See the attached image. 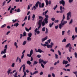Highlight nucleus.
<instances>
[{
  "mask_svg": "<svg viewBox=\"0 0 77 77\" xmlns=\"http://www.w3.org/2000/svg\"><path fill=\"white\" fill-rule=\"evenodd\" d=\"M39 8H41V7L42 8H44V4L43 3L42 4V6H41V2H39V1H38L36 3V4H35V6H33L32 8V10H35L36 9V8H38V5H39Z\"/></svg>",
  "mask_w": 77,
  "mask_h": 77,
  "instance_id": "obj_1",
  "label": "nucleus"
},
{
  "mask_svg": "<svg viewBox=\"0 0 77 77\" xmlns=\"http://www.w3.org/2000/svg\"><path fill=\"white\" fill-rule=\"evenodd\" d=\"M67 23H68V21H63L61 20L60 24L59 25V29H62V27H63L64 25L66 24Z\"/></svg>",
  "mask_w": 77,
  "mask_h": 77,
  "instance_id": "obj_2",
  "label": "nucleus"
},
{
  "mask_svg": "<svg viewBox=\"0 0 77 77\" xmlns=\"http://www.w3.org/2000/svg\"><path fill=\"white\" fill-rule=\"evenodd\" d=\"M5 48L4 49L3 51H2L1 54L2 55L3 54H6V53H7V49L8 48V45H6L4 47Z\"/></svg>",
  "mask_w": 77,
  "mask_h": 77,
  "instance_id": "obj_3",
  "label": "nucleus"
},
{
  "mask_svg": "<svg viewBox=\"0 0 77 77\" xmlns=\"http://www.w3.org/2000/svg\"><path fill=\"white\" fill-rule=\"evenodd\" d=\"M67 15V20H69L70 19V18L71 17V12L69 11L66 14Z\"/></svg>",
  "mask_w": 77,
  "mask_h": 77,
  "instance_id": "obj_4",
  "label": "nucleus"
},
{
  "mask_svg": "<svg viewBox=\"0 0 77 77\" xmlns=\"http://www.w3.org/2000/svg\"><path fill=\"white\" fill-rule=\"evenodd\" d=\"M33 50L31 49L30 51L29 54H27V56H28V57H30L32 56V55L33 54Z\"/></svg>",
  "mask_w": 77,
  "mask_h": 77,
  "instance_id": "obj_5",
  "label": "nucleus"
},
{
  "mask_svg": "<svg viewBox=\"0 0 77 77\" xmlns=\"http://www.w3.org/2000/svg\"><path fill=\"white\" fill-rule=\"evenodd\" d=\"M38 18L39 20H40L38 21V23H42V20H43V17L42 16H39Z\"/></svg>",
  "mask_w": 77,
  "mask_h": 77,
  "instance_id": "obj_6",
  "label": "nucleus"
},
{
  "mask_svg": "<svg viewBox=\"0 0 77 77\" xmlns=\"http://www.w3.org/2000/svg\"><path fill=\"white\" fill-rule=\"evenodd\" d=\"M23 72H24V75L22 77H24L27 74H26V69H25V67H23Z\"/></svg>",
  "mask_w": 77,
  "mask_h": 77,
  "instance_id": "obj_7",
  "label": "nucleus"
},
{
  "mask_svg": "<svg viewBox=\"0 0 77 77\" xmlns=\"http://www.w3.org/2000/svg\"><path fill=\"white\" fill-rule=\"evenodd\" d=\"M60 4L61 5L62 4L63 6H65V1L63 0H62L60 1Z\"/></svg>",
  "mask_w": 77,
  "mask_h": 77,
  "instance_id": "obj_8",
  "label": "nucleus"
},
{
  "mask_svg": "<svg viewBox=\"0 0 77 77\" xmlns=\"http://www.w3.org/2000/svg\"><path fill=\"white\" fill-rule=\"evenodd\" d=\"M26 51V50H24L23 51V52L22 53V55L21 56V59H23L24 58V53Z\"/></svg>",
  "mask_w": 77,
  "mask_h": 77,
  "instance_id": "obj_9",
  "label": "nucleus"
},
{
  "mask_svg": "<svg viewBox=\"0 0 77 77\" xmlns=\"http://www.w3.org/2000/svg\"><path fill=\"white\" fill-rule=\"evenodd\" d=\"M47 39H48V36H46V37L42 39V41L43 43L44 41H45L47 40Z\"/></svg>",
  "mask_w": 77,
  "mask_h": 77,
  "instance_id": "obj_10",
  "label": "nucleus"
},
{
  "mask_svg": "<svg viewBox=\"0 0 77 77\" xmlns=\"http://www.w3.org/2000/svg\"><path fill=\"white\" fill-rule=\"evenodd\" d=\"M67 63H68V61L66 60H63V65H64V64L65 65H66V64H67Z\"/></svg>",
  "mask_w": 77,
  "mask_h": 77,
  "instance_id": "obj_11",
  "label": "nucleus"
},
{
  "mask_svg": "<svg viewBox=\"0 0 77 77\" xmlns=\"http://www.w3.org/2000/svg\"><path fill=\"white\" fill-rule=\"evenodd\" d=\"M44 62V60L40 59L39 60V63H41V64H42V63H43Z\"/></svg>",
  "mask_w": 77,
  "mask_h": 77,
  "instance_id": "obj_12",
  "label": "nucleus"
},
{
  "mask_svg": "<svg viewBox=\"0 0 77 77\" xmlns=\"http://www.w3.org/2000/svg\"><path fill=\"white\" fill-rule=\"evenodd\" d=\"M38 53H44V51H42V50L40 49H38Z\"/></svg>",
  "mask_w": 77,
  "mask_h": 77,
  "instance_id": "obj_13",
  "label": "nucleus"
},
{
  "mask_svg": "<svg viewBox=\"0 0 77 77\" xmlns=\"http://www.w3.org/2000/svg\"><path fill=\"white\" fill-rule=\"evenodd\" d=\"M46 46H47V48H51L53 47V46H52V45H49L48 44L46 45Z\"/></svg>",
  "mask_w": 77,
  "mask_h": 77,
  "instance_id": "obj_14",
  "label": "nucleus"
},
{
  "mask_svg": "<svg viewBox=\"0 0 77 77\" xmlns=\"http://www.w3.org/2000/svg\"><path fill=\"white\" fill-rule=\"evenodd\" d=\"M14 45L16 47V48H18V45H17V42H15L14 43Z\"/></svg>",
  "mask_w": 77,
  "mask_h": 77,
  "instance_id": "obj_15",
  "label": "nucleus"
},
{
  "mask_svg": "<svg viewBox=\"0 0 77 77\" xmlns=\"http://www.w3.org/2000/svg\"><path fill=\"white\" fill-rule=\"evenodd\" d=\"M38 24L39 26L38 27V29H39L41 27V23H40L39 22H38Z\"/></svg>",
  "mask_w": 77,
  "mask_h": 77,
  "instance_id": "obj_16",
  "label": "nucleus"
},
{
  "mask_svg": "<svg viewBox=\"0 0 77 77\" xmlns=\"http://www.w3.org/2000/svg\"><path fill=\"white\" fill-rule=\"evenodd\" d=\"M27 40L28 41H30L32 40V38L30 37H28L27 38Z\"/></svg>",
  "mask_w": 77,
  "mask_h": 77,
  "instance_id": "obj_17",
  "label": "nucleus"
},
{
  "mask_svg": "<svg viewBox=\"0 0 77 77\" xmlns=\"http://www.w3.org/2000/svg\"><path fill=\"white\" fill-rule=\"evenodd\" d=\"M48 12V10H47L46 11H45V12H43L42 13V15L43 16L44 15H45V14H47V12Z\"/></svg>",
  "mask_w": 77,
  "mask_h": 77,
  "instance_id": "obj_18",
  "label": "nucleus"
},
{
  "mask_svg": "<svg viewBox=\"0 0 77 77\" xmlns=\"http://www.w3.org/2000/svg\"><path fill=\"white\" fill-rule=\"evenodd\" d=\"M54 24V22H52V23H50L49 25V27L51 28V27L53 26V25Z\"/></svg>",
  "mask_w": 77,
  "mask_h": 77,
  "instance_id": "obj_19",
  "label": "nucleus"
},
{
  "mask_svg": "<svg viewBox=\"0 0 77 77\" xmlns=\"http://www.w3.org/2000/svg\"><path fill=\"white\" fill-rule=\"evenodd\" d=\"M32 21H34L35 20V14H33L32 15Z\"/></svg>",
  "mask_w": 77,
  "mask_h": 77,
  "instance_id": "obj_20",
  "label": "nucleus"
},
{
  "mask_svg": "<svg viewBox=\"0 0 77 77\" xmlns=\"http://www.w3.org/2000/svg\"><path fill=\"white\" fill-rule=\"evenodd\" d=\"M28 37H30L31 38L32 37V33L31 32L29 33L28 34Z\"/></svg>",
  "mask_w": 77,
  "mask_h": 77,
  "instance_id": "obj_21",
  "label": "nucleus"
},
{
  "mask_svg": "<svg viewBox=\"0 0 77 77\" xmlns=\"http://www.w3.org/2000/svg\"><path fill=\"white\" fill-rule=\"evenodd\" d=\"M11 69H9L7 71L8 74V75H9L10 74V72H11Z\"/></svg>",
  "mask_w": 77,
  "mask_h": 77,
  "instance_id": "obj_22",
  "label": "nucleus"
},
{
  "mask_svg": "<svg viewBox=\"0 0 77 77\" xmlns=\"http://www.w3.org/2000/svg\"><path fill=\"white\" fill-rule=\"evenodd\" d=\"M45 3L46 6H48L49 4V2L48 0H45Z\"/></svg>",
  "mask_w": 77,
  "mask_h": 77,
  "instance_id": "obj_23",
  "label": "nucleus"
},
{
  "mask_svg": "<svg viewBox=\"0 0 77 77\" xmlns=\"http://www.w3.org/2000/svg\"><path fill=\"white\" fill-rule=\"evenodd\" d=\"M71 46V44L70 43H69L68 44H67L66 45V48H68L69 47V46Z\"/></svg>",
  "mask_w": 77,
  "mask_h": 77,
  "instance_id": "obj_24",
  "label": "nucleus"
},
{
  "mask_svg": "<svg viewBox=\"0 0 77 77\" xmlns=\"http://www.w3.org/2000/svg\"><path fill=\"white\" fill-rule=\"evenodd\" d=\"M38 73V71H35L32 73V74L34 75V74H36Z\"/></svg>",
  "mask_w": 77,
  "mask_h": 77,
  "instance_id": "obj_25",
  "label": "nucleus"
},
{
  "mask_svg": "<svg viewBox=\"0 0 77 77\" xmlns=\"http://www.w3.org/2000/svg\"><path fill=\"white\" fill-rule=\"evenodd\" d=\"M59 63V60L57 61V62H55L54 63V65L56 66L57 64Z\"/></svg>",
  "mask_w": 77,
  "mask_h": 77,
  "instance_id": "obj_26",
  "label": "nucleus"
},
{
  "mask_svg": "<svg viewBox=\"0 0 77 77\" xmlns=\"http://www.w3.org/2000/svg\"><path fill=\"white\" fill-rule=\"evenodd\" d=\"M26 43H27V41H24L23 43V44H22L23 45H25L26 44Z\"/></svg>",
  "mask_w": 77,
  "mask_h": 77,
  "instance_id": "obj_27",
  "label": "nucleus"
},
{
  "mask_svg": "<svg viewBox=\"0 0 77 77\" xmlns=\"http://www.w3.org/2000/svg\"><path fill=\"white\" fill-rule=\"evenodd\" d=\"M45 30H46V28H45V27H43L42 28V32H45Z\"/></svg>",
  "mask_w": 77,
  "mask_h": 77,
  "instance_id": "obj_28",
  "label": "nucleus"
},
{
  "mask_svg": "<svg viewBox=\"0 0 77 77\" xmlns=\"http://www.w3.org/2000/svg\"><path fill=\"white\" fill-rule=\"evenodd\" d=\"M45 20H48V15L47 14L45 15Z\"/></svg>",
  "mask_w": 77,
  "mask_h": 77,
  "instance_id": "obj_29",
  "label": "nucleus"
},
{
  "mask_svg": "<svg viewBox=\"0 0 77 77\" xmlns=\"http://www.w3.org/2000/svg\"><path fill=\"white\" fill-rule=\"evenodd\" d=\"M42 26V27H44V26H45V22L44 21H43L42 23H41Z\"/></svg>",
  "mask_w": 77,
  "mask_h": 77,
  "instance_id": "obj_30",
  "label": "nucleus"
},
{
  "mask_svg": "<svg viewBox=\"0 0 77 77\" xmlns=\"http://www.w3.org/2000/svg\"><path fill=\"white\" fill-rule=\"evenodd\" d=\"M14 8H11V9L10 13V14H12V11H14Z\"/></svg>",
  "mask_w": 77,
  "mask_h": 77,
  "instance_id": "obj_31",
  "label": "nucleus"
},
{
  "mask_svg": "<svg viewBox=\"0 0 77 77\" xmlns=\"http://www.w3.org/2000/svg\"><path fill=\"white\" fill-rule=\"evenodd\" d=\"M48 33V29L47 28H46L45 33V34H47Z\"/></svg>",
  "mask_w": 77,
  "mask_h": 77,
  "instance_id": "obj_32",
  "label": "nucleus"
},
{
  "mask_svg": "<svg viewBox=\"0 0 77 77\" xmlns=\"http://www.w3.org/2000/svg\"><path fill=\"white\" fill-rule=\"evenodd\" d=\"M18 25H19L18 23H15L13 26H16V27H17V26H18Z\"/></svg>",
  "mask_w": 77,
  "mask_h": 77,
  "instance_id": "obj_33",
  "label": "nucleus"
},
{
  "mask_svg": "<svg viewBox=\"0 0 77 77\" xmlns=\"http://www.w3.org/2000/svg\"><path fill=\"white\" fill-rule=\"evenodd\" d=\"M27 63L28 65H29L31 64V62L29 60L27 62Z\"/></svg>",
  "mask_w": 77,
  "mask_h": 77,
  "instance_id": "obj_34",
  "label": "nucleus"
},
{
  "mask_svg": "<svg viewBox=\"0 0 77 77\" xmlns=\"http://www.w3.org/2000/svg\"><path fill=\"white\" fill-rule=\"evenodd\" d=\"M67 59L68 61H69V62H71V59H70V58L69 57H67Z\"/></svg>",
  "mask_w": 77,
  "mask_h": 77,
  "instance_id": "obj_35",
  "label": "nucleus"
},
{
  "mask_svg": "<svg viewBox=\"0 0 77 77\" xmlns=\"http://www.w3.org/2000/svg\"><path fill=\"white\" fill-rule=\"evenodd\" d=\"M63 19L62 20V21H63L64 19L65 18V15L64 14H63Z\"/></svg>",
  "mask_w": 77,
  "mask_h": 77,
  "instance_id": "obj_36",
  "label": "nucleus"
},
{
  "mask_svg": "<svg viewBox=\"0 0 77 77\" xmlns=\"http://www.w3.org/2000/svg\"><path fill=\"white\" fill-rule=\"evenodd\" d=\"M44 21L45 22V24H47V23H48V19H44Z\"/></svg>",
  "mask_w": 77,
  "mask_h": 77,
  "instance_id": "obj_37",
  "label": "nucleus"
},
{
  "mask_svg": "<svg viewBox=\"0 0 77 77\" xmlns=\"http://www.w3.org/2000/svg\"><path fill=\"white\" fill-rule=\"evenodd\" d=\"M70 33H71V30H69L67 31V33L68 35H70Z\"/></svg>",
  "mask_w": 77,
  "mask_h": 77,
  "instance_id": "obj_38",
  "label": "nucleus"
},
{
  "mask_svg": "<svg viewBox=\"0 0 77 77\" xmlns=\"http://www.w3.org/2000/svg\"><path fill=\"white\" fill-rule=\"evenodd\" d=\"M47 62H48V61H43V64H44V65H45V64H46V63H47Z\"/></svg>",
  "mask_w": 77,
  "mask_h": 77,
  "instance_id": "obj_39",
  "label": "nucleus"
},
{
  "mask_svg": "<svg viewBox=\"0 0 77 77\" xmlns=\"http://www.w3.org/2000/svg\"><path fill=\"white\" fill-rule=\"evenodd\" d=\"M17 12H21V10L20 8H18L17 10Z\"/></svg>",
  "mask_w": 77,
  "mask_h": 77,
  "instance_id": "obj_40",
  "label": "nucleus"
},
{
  "mask_svg": "<svg viewBox=\"0 0 77 77\" xmlns=\"http://www.w3.org/2000/svg\"><path fill=\"white\" fill-rule=\"evenodd\" d=\"M14 66H15V63H12V64L11 65V67H12V68H14Z\"/></svg>",
  "mask_w": 77,
  "mask_h": 77,
  "instance_id": "obj_41",
  "label": "nucleus"
},
{
  "mask_svg": "<svg viewBox=\"0 0 77 77\" xmlns=\"http://www.w3.org/2000/svg\"><path fill=\"white\" fill-rule=\"evenodd\" d=\"M25 29L26 30V32H29V29L28 28H27L25 27Z\"/></svg>",
  "mask_w": 77,
  "mask_h": 77,
  "instance_id": "obj_42",
  "label": "nucleus"
},
{
  "mask_svg": "<svg viewBox=\"0 0 77 77\" xmlns=\"http://www.w3.org/2000/svg\"><path fill=\"white\" fill-rule=\"evenodd\" d=\"M66 41V39H64L62 41V42H65Z\"/></svg>",
  "mask_w": 77,
  "mask_h": 77,
  "instance_id": "obj_43",
  "label": "nucleus"
},
{
  "mask_svg": "<svg viewBox=\"0 0 77 77\" xmlns=\"http://www.w3.org/2000/svg\"><path fill=\"white\" fill-rule=\"evenodd\" d=\"M73 21L72 19L71 20V21H70L69 22V24H71L72 23Z\"/></svg>",
  "mask_w": 77,
  "mask_h": 77,
  "instance_id": "obj_44",
  "label": "nucleus"
},
{
  "mask_svg": "<svg viewBox=\"0 0 77 77\" xmlns=\"http://www.w3.org/2000/svg\"><path fill=\"white\" fill-rule=\"evenodd\" d=\"M17 20H18L16 19V20H13L12 22H13V23H15V22H16V21H17Z\"/></svg>",
  "mask_w": 77,
  "mask_h": 77,
  "instance_id": "obj_45",
  "label": "nucleus"
},
{
  "mask_svg": "<svg viewBox=\"0 0 77 77\" xmlns=\"http://www.w3.org/2000/svg\"><path fill=\"white\" fill-rule=\"evenodd\" d=\"M38 63V62L37 61H35L33 65H36V64H37Z\"/></svg>",
  "mask_w": 77,
  "mask_h": 77,
  "instance_id": "obj_46",
  "label": "nucleus"
},
{
  "mask_svg": "<svg viewBox=\"0 0 77 77\" xmlns=\"http://www.w3.org/2000/svg\"><path fill=\"white\" fill-rule=\"evenodd\" d=\"M41 57V55L39 54L37 56V57L38 58H40Z\"/></svg>",
  "mask_w": 77,
  "mask_h": 77,
  "instance_id": "obj_47",
  "label": "nucleus"
},
{
  "mask_svg": "<svg viewBox=\"0 0 77 77\" xmlns=\"http://www.w3.org/2000/svg\"><path fill=\"white\" fill-rule=\"evenodd\" d=\"M26 32H24L23 33V36H26Z\"/></svg>",
  "mask_w": 77,
  "mask_h": 77,
  "instance_id": "obj_48",
  "label": "nucleus"
},
{
  "mask_svg": "<svg viewBox=\"0 0 77 77\" xmlns=\"http://www.w3.org/2000/svg\"><path fill=\"white\" fill-rule=\"evenodd\" d=\"M62 35H65V31H62Z\"/></svg>",
  "mask_w": 77,
  "mask_h": 77,
  "instance_id": "obj_49",
  "label": "nucleus"
},
{
  "mask_svg": "<svg viewBox=\"0 0 77 77\" xmlns=\"http://www.w3.org/2000/svg\"><path fill=\"white\" fill-rule=\"evenodd\" d=\"M41 45H42V46H43V47H45V46H47V45H46L45 44H43L42 43H41Z\"/></svg>",
  "mask_w": 77,
  "mask_h": 77,
  "instance_id": "obj_50",
  "label": "nucleus"
},
{
  "mask_svg": "<svg viewBox=\"0 0 77 77\" xmlns=\"http://www.w3.org/2000/svg\"><path fill=\"white\" fill-rule=\"evenodd\" d=\"M57 5H56V6H54V8H53L54 9V10H55L56 8H57Z\"/></svg>",
  "mask_w": 77,
  "mask_h": 77,
  "instance_id": "obj_51",
  "label": "nucleus"
},
{
  "mask_svg": "<svg viewBox=\"0 0 77 77\" xmlns=\"http://www.w3.org/2000/svg\"><path fill=\"white\" fill-rule=\"evenodd\" d=\"M58 54L60 56H61V52H60V51L59 50L58 51Z\"/></svg>",
  "mask_w": 77,
  "mask_h": 77,
  "instance_id": "obj_52",
  "label": "nucleus"
},
{
  "mask_svg": "<svg viewBox=\"0 0 77 77\" xmlns=\"http://www.w3.org/2000/svg\"><path fill=\"white\" fill-rule=\"evenodd\" d=\"M72 41H73V40H74V39H75V37L74 35H73L72 36Z\"/></svg>",
  "mask_w": 77,
  "mask_h": 77,
  "instance_id": "obj_53",
  "label": "nucleus"
},
{
  "mask_svg": "<svg viewBox=\"0 0 77 77\" xmlns=\"http://www.w3.org/2000/svg\"><path fill=\"white\" fill-rule=\"evenodd\" d=\"M5 26H6V24H4L1 26V28H3V27H5Z\"/></svg>",
  "mask_w": 77,
  "mask_h": 77,
  "instance_id": "obj_54",
  "label": "nucleus"
},
{
  "mask_svg": "<svg viewBox=\"0 0 77 77\" xmlns=\"http://www.w3.org/2000/svg\"><path fill=\"white\" fill-rule=\"evenodd\" d=\"M27 16H26L24 20H23V21H24L25 20H27Z\"/></svg>",
  "mask_w": 77,
  "mask_h": 77,
  "instance_id": "obj_55",
  "label": "nucleus"
},
{
  "mask_svg": "<svg viewBox=\"0 0 77 77\" xmlns=\"http://www.w3.org/2000/svg\"><path fill=\"white\" fill-rule=\"evenodd\" d=\"M47 42L48 43H50L51 42V39L48 40Z\"/></svg>",
  "mask_w": 77,
  "mask_h": 77,
  "instance_id": "obj_56",
  "label": "nucleus"
},
{
  "mask_svg": "<svg viewBox=\"0 0 77 77\" xmlns=\"http://www.w3.org/2000/svg\"><path fill=\"white\" fill-rule=\"evenodd\" d=\"M50 51L53 52V53H54V49H52V48L51 49Z\"/></svg>",
  "mask_w": 77,
  "mask_h": 77,
  "instance_id": "obj_57",
  "label": "nucleus"
},
{
  "mask_svg": "<svg viewBox=\"0 0 77 77\" xmlns=\"http://www.w3.org/2000/svg\"><path fill=\"white\" fill-rule=\"evenodd\" d=\"M69 65H70V64L69 63L65 66V67H66V68H67V67H68V66H69Z\"/></svg>",
  "mask_w": 77,
  "mask_h": 77,
  "instance_id": "obj_58",
  "label": "nucleus"
},
{
  "mask_svg": "<svg viewBox=\"0 0 77 77\" xmlns=\"http://www.w3.org/2000/svg\"><path fill=\"white\" fill-rule=\"evenodd\" d=\"M75 57H76V58H77V53L75 52Z\"/></svg>",
  "mask_w": 77,
  "mask_h": 77,
  "instance_id": "obj_59",
  "label": "nucleus"
},
{
  "mask_svg": "<svg viewBox=\"0 0 77 77\" xmlns=\"http://www.w3.org/2000/svg\"><path fill=\"white\" fill-rule=\"evenodd\" d=\"M5 3H6V1H4V2L2 4H3L2 6H4V5H5Z\"/></svg>",
  "mask_w": 77,
  "mask_h": 77,
  "instance_id": "obj_60",
  "label": "nucleus"
},
{
  "mask_svg": "<svg viewBox=\"0 0 77 77\" xmlns=\"http://www.w3.org/2000/svg\"><path fill=\"white\" fill-rule=\"evenodd\" d=\"M3 57V58H5L6 57V54H4L3 56H2Z\"/></svg>",
  "mask_w": 77,
  "mask_h": 77,
  "instance_id": "obj_61",
  "label": "nucleus"
},
{
  "mask_svg": "<svg viewBox=\"0 0 77 77\" xmlns=\"http://www.w3.org/2000/svg\"><path fill=\"white\" fill-rule=\"evenodd\" d=\"M51 20L52 21H54L55 20V18H52Z\"/></svg>",
  "mask_w": 77,
  "mask_h": 77,
  "instance_id": "obj_62",
  "label": "nucleus"
},
{
  "mask_svg": "<svg viewBox=\"0 0 77 77\" xmlns=\"http://www.w3.org/2000/svg\"><path fill=\"white\" fill-rule=\"evenodd\" d=\"M41 66L42 68H44L45 67L44 65L43 64H41Z\"/></svg>",
  "mask_w": 77,
  "mask_h": 77,
  "instance_id": "obj_63",
  "label": "nucleus"
},
{
  "mask_svg": "<svg viewBox=\"0 0 77 77\" xmlns=\"http://www.w3.org/2000/svg\"><path fill=\"white\" fill-rule=\"evenodd\" d=\"M72 2H73V0H69V3H72Z\"/></svg>",
  "mask_w": 77,
  "mask_h": 77,
  "instance_id": "obj_64",
  "label": "nucleus"
}]
</instances>
